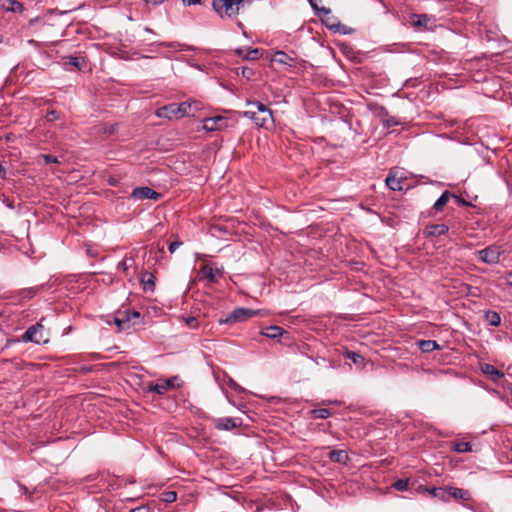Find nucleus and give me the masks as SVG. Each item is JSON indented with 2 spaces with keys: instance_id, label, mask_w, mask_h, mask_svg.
<instances>
[{
  "instance_id": "f257e3e1",
  "label": "nucleus",
  "mask_w": 512,
  "mask_h": 512,
  "mask_svg": "<svg viewBox=\"0 0 512 512\" xmlns=\"http://www.w3.org/2000/svg\"><path fill=\"white\" fill-rule=\"evenodd\" d=\"M247 105H255L258 113L265 114L266 118H256V113L254 111H244L243 116L249 118L255 122L256 125L262 128H268L272 126L274 123L272 111L261 102H252L247 101Z\"/></svg>"
},
{
  "instance_id": "f03ea898",
  "label": "nucleus",
  "mask_w": 512,
  "mask_h": 512,
  "mask_svg": "<svg viewBox=\"0 0 512 512\" xmlns=\"http://www.w3.org/2000/svg\"><path fill=\"white\" fill-rule=\"evenodd\" d=\"M244 0H212V6L220 17H233L239 13Z\"/></svg>"
},
{
  "instance_id": "7ed1b4c3",
  "label": "nucleus",
  "mask_w": 512,
  "mask_h": 512,
  "mask_svg": "<svg viewBox=\"0 0 512 512\" xmlns=\"http://www.w3.org/2000/svg\"><path fill=\"white\" fill-rule=\"evenodd\" d=\"M259 314H260V310H254V309H250V308L240 307V308L234 309L227 318L220 319L219 323L220 324H224V323L230 324V323L244 322V321H246L254 316H257Z\"/></svg>"
},
{
  "instance_id": "20e7f679",
  "label": "nucleus",
  "mask_w": 512,
  "mask_h": 512,
  "mask_svg": "<svg viewBox=\"0 0 512 512\" xmlns=\"http://www.w3.org/2000/svg\"><path fill=\"white\" fill-rule=\"evenodd\" d=\"M44 326L38 322L30 326L22 335V341L25 343L32 342L35 344L47 343V339L43 335Z\"/></svg>"
},
{
  "instance_id": "39448f33",
  "label": "nucleus",
  "mask_w": 512,
  "mask_h": 512,
  "mask_svg": "<svg viewBox=\"0 0 512 512\" xmlns=\"http://www.w3.org/2000/svg\"><path fill=\"white\" fill-rule=\"evenodd\" d=\"M479 260L487 264H496L500 261L501 252L496 246H489L477 252Z\"/></svg>"
},
{
  "instance_id": "423d86ee",
  "label": "nucleus",
  "mask_w": 512,
  "mask_h": 512,
  "mask_svg": "<svg viewBox=\"0 0 512 512\" xmlns=\"http://www.w3.org/2000/svg\"><path fill=\"white\" fill-rule=\"evenodd\" d=\"M311 6H312V8L314 9L315 13H316L318 16L322 17V20L325 22L326 26H327L330 30H332V31H334V32H340V33H342V34H348V33H350V31H348V30H347V27H346L345 25H342V24H340V23H338V24H329V22H328V21H326V20H324V19H323V16H328V15L330 14V9L325 8V7H322V8H320V9H318V7H317L315 4H313L312 2H311Z\"/></svg>"
},
{
  "instance_id": "0eeeda50",
  "label": "nucleus",
  "mask_w": 512,
  "mask_h": 512,
  "mask_svg": "<svg viewBox=\"0 0 512 512\" xmlns=\"http://www.w3.org/2000/svg\"><path fill=\"white\" fill-rule=\"evenodd\" d=\"M215 428L220 431H230L242 425L240 418L223 417L214 420Z\"/></svg>"
},
{
  "instance_id": "6e6552de",
  "label": "nucleus",
  "mask_w": 512,
  "mask_h": 512,
  "mask_svg": "<svg viewBox=\"0 0 512 512\" xmlns=\"http://www.w3.org/2000/svg\"><path fill=\"white\" fill-rule=\"evenodd\" d=\"M227 126V119L222 116H214L204 119L203 128L207 131L221 130Z\"/></svg>"
},
{
  "instance_id": "1a4fd4ad",
  "label": "nucleus",
  "mask_w": 512,
  "mask_h": 512,
  "mask_svg": "<svg viewBox=\"0 0 512 512\" xmlns=\"http://www.w3.org/2000/svg\"><path fill=\"white\" fill-rule=\"evenodd\" d=\"M132 197L135 199H139V200H143V199L158 200L161 197V195L149 187H137L133 190Z\"/></svg>"
},
{
  "instance_id": "9d476101",
  "label": "nucleus",
  "mask_w": 512,
  "mask_h": 512,
  "mask_svg": "<svg viewBox=\"0 0 512 512\" xmlns=\"http://www.w3.org/2000/svg\"><path fill=\"white\" fill-rule=\"evenodd\" d=\"M200 272L210 283L218 282L223 276V268H213L209 265H203Z\"/></svg>"
},
{
  "instance_id": "9b49d317",
  "label": "nucleus",
  "mask_w": 512,
  "mask_h": 512,
  "mask_svg": "<svg viewBox=\"0 0 512 512\" xmlns=\"http://www.w3.org/2000/svg\"><path fill=\"white\" fill-rule=\"evenodd\" d=\"M176 380H177V378L173 377V378L166 379L162 383L150 384L149 387H148V390L150 392H155V393H157L159 395H162L166 391H168L169 389H172V388L175 387V381Z\"/></svg>"
},
{
  "instance_id": "f8f14e48",
  "label": "nucleus",
  "mask_w": 512,
  "mask_h": 512,
  "mask_svg": "<svg viewBox=\"0 0 512 512\" xmlns=\"http://www.w3.org/2000/svg\"><path fill=\"white\" fill-rule=\"evenodd\" d=\"M176 107H177V103H171L169 105H165V106L158 108L156 110L155 114L159 118H166V119L178 118Z\"/></svg>"
},
{
  "instance_id": "ddd939ff",
  "label": "nucleus",
  "mask_w": 512,
  "mask_h": 512,
  "mask_svg": "<svg viewBox=\"0 0 512 512\" xmlns=\"http://www.w3.org/2000/svg\"><path fill=\"white\" fill-rule=\"evenodd\" d=\"M272 62L293 67L295 65V58L291 57L284 51H276L272 57Z\"/></svg>"
},
{
  "instance_id": "4468645a",
  "label": "nucleus",
  "mask_w": 512,
  "mask_h": 512,
  "mask_svg": "<svg viewBox=\"0 0 512 512\" xmlns=\"http://www.w3.org/2000/svg\"><path fill=\"white\" fill-rule=\"evenodd\" d=\"M448 229V226L445 224L428 225L424 229V235L426 237L440 236L444 235Z\"/></svg>"
},
{
  "instance_id": "2eb2a0df",
  "label": "nucleus",
  "mask_w": 512,
  "mask_h": 512,
  "mask_svg": "<svg viewBox=\"0 0 512 512\" xmlns=\"http://www.w3.org/2000/svg\"><path fill=\"white\" fill-rule=\"evenodd\" d=\"M448 496L449 498L462 500L464 502L471 500L470 492L462 488L448 487Z\"/></svg>"
},
{
  "instance_id": "dca6fc26",
  "label": "nucleus",
  "mask_w": 512,
  "mask_h": 512,
  "mask_svg": "<svg viewBox=\"0 0 512 512\" xmlns=\"http://www.w3.org/2000/svg\"><path fill=\"white\" fill-rule=\"evenodd\" d=\"M193 105H196V102L192 103L189 101H185L177 104L176 110L178 118L194 115V111L197 110V107H195V109H192Z\"/></svg>"
},
{
  "instance_id": "f3484780",
  "label": "nucleus",
  "mask_w": 512,
  "mask_h": 512,
  "mask_svg": "<svg viewBox=\"0 0 512 512\" xmlns=\"http://www.w3.org/2000/svg\"><path fill=\"white\" fill-rule=\"evenodd\" d=\"M480 370H481V372L483 374L490 376L491 379L494 380V381L504 377V373L502 371L496 369L491 364H487V363L481 364L480 365Z\"/></svg>"
},
{
  "instance_id": "a211bd4d",
  "label": "nucleus",
  "mask_w": 512,
  "mask_h": 512,
  "mask_svg": "<svg viewBox=\"0 0 512 512\" xmlns=\"http://www.w3.org/2000/svg\"><path fill=\"white\" fill-rule=\"evenodd\" d=\"M130 316L127 311L120 312L115 318L114 323L120 330H126L130 328Z\"/></svg>"
},
{
  "instance_id": "6ab92c4d",
  "label": "nucleus",
  "mask_w": 512,
  "mask_h": 512,
  "mask_svg": "<svg viewBox=\"0 0 512 512\" xmlns=\"http://www.w3.org/2000/svg\"><path fill=\"white\" fill-rule=\"evenodd\" d=\"M286 331L280 326H270L262 329L261 334L271 339H277L281 337Z\"/></svg>"
},
{
  "instance_id": "aec40b11",
  "label": "nucleus",
  "mask_w": 512,
  "mask_h": 512,
  "mask_svg": "<svg viewBox=\"0 0 512 512\" xmlns=\"http://www.w3.org/2000/svg\"><path fill=\"white\" fill-rule=\"evenodd\" d=\"M403 178H398L392 173H389L386 178V185L393 191H402L403 187Z\"/></svg>"
},
{
  "instance_id": "412c9836",
  "label": "nucleus",
  "mask_w": 512,
  "mask_h": 512,
  "mask_svg": "<svg viewBox=\"0 0 512 512\" xmlns=\"http://www.w3.org/2000/svg\"><path fill=\"white\" fill-rule=\"evenodd\" d=\"M329 459L336 463L346 464L349 456L344 450H332L329 452Z\"/></svg>"
},
{
  "instance_id": "4be33fe9",
  "label": "nucleus",
  "mask_w": 512,
  "mask_h": 512,
  "mask_svg": "<svg viewBox=\"0 0 512 512\" xmlns=\"http://www.w3.org/2000/svg\"><path fill=\"white\" fill-rule=\"evenodd\" d=\"M417 345L424 353L440 349V345L435 340H420L417 342Z\"/></svg>"
},
{
  "instance_id": "5701e85b",
  "label": "nucleus",
  "mask_w": 512,
  "mask_h": 512,
  "mask_svg": "<svg viewBox=\"0 0 512 512\" xmlns=\"http://www.w3.org/2000/svg\"><path fill=\"white\" fill-rule=\"evenodd\" d=\"M236 54L247 60H256L261 56V50L258 48L248 49L247 52H244L243 49H237Z\"/></svg>"
},
{
  "instance_id": "b1692460",
  "label": "nucleus",
  "mask_w": 512,
  "mask_h": 512,
  "mask_svg": "<svg viewBox=\"0 0 512 512\" xmlns=\"http://www.w3.org/2000/svg\"><path fill=\"white\" fill-rule=\"evenodd\" d=\"M141 283L143 284V289L145 291H154L155 281L152 273L144 272L141 277Z\"/></svg>"
},
{
  "instance_id": "393cba45",
  "label": "nucleus",
  "mask_w": 512,
  "mask_h": 512,
  "mask_svg": "<svg viewBox=\"0 0 512 512\" xmlns=\"http://www.w3.org/2000/svg\"><path fill=\"white\" fill-rule=\"evenodd\" d=\"M451 194L449 191H445L441 194V196L436 200V202L434 203V206L433 208L436 210V211H441L444 206L447 204L449 198H450Z\"/></svg>"
},
{
  "instance_id": "a878e982",
  "label": "nucleus",
  "mask_w": 512,
  "mask_h": 512,
  "mask_svg": "<svg viewBox=\"0 0 512 512\" xmlns=\"http://www.w3.org/2000/svg\"><path fill=\"white\" fill-rule=\"evenodd\" d=\"M486 321L492 326H499L501 323L500 314L496 311H488L485 314Z\"/></svg>"
},
{
  "instance_id": "bb28decb",
  "label": "nucleus",
  "mask_w": 512,
  "mask_h": 512,
  "mask_svg": "<svg viewBox=\"0 0 512 512\" xmlns=\"http://www.w3.org/2000/svg\"><path fill=\"white\" fill-rule=\"evenodd\" d=\"M310 413L315 419H326L332 416V412L327 408L313 409Z\"/></svg>"
},
{
  "instance_id": "cd10ccee",
  "label": "nucleus",
  "mask_w": 512,
  "mask_h": 512,
  "mask_svg": "<svg viewBox=\"0 0 512 512\" xmlns=\"http://www.w3.org/2000/svg\"><path fill=\"white\" fill-rule=\"evenodd\" d=\"M431 494L434 496V497H437V498H440L442 500H449V496H448V487L447 488H433L431 490Z\"/></svg>"
},
{
  "instance_id": "c85d7f7f",
  "label": "nucleus",
  "mask_w": 512,
  "mask_h": 512,
  "mask_svg": "<svg viewBox=\"0 0 512 512\" xmlns=\"http://www.w3.org/2000/svg\"><path fill=\"white\" fill-rule=\"evenodd\" d=\"M345 356L347 359L351 360L356 365L363 364L364 362V358L354 351H346Z\"/></svg>"
},
{
  "instance_id": "c756f323",
  "label": "nucleus",
  "mask_w": 512,
  "mask_h": 512,
  "mask_svg": "<svg viewBox=\"0 0 512 512\" xmlns=\"http://www.w3.org/2000/svg\"><path fill=\"white\" fill-rule=\"evenodd\" d=\"M454 451L458 453L471 452L472 445L470 442H458L454 445Z\"/></svg>"
},
{
  "instance_id": "7c9ffc66",
  "label": "nucleus",
  "mask_w": 512,
  "mask_h": 512,
  "mask_svg": "<svg viewBox=\"0 0 512 512\" xmlns=\"http://www.w3.org/2000/svg\"><path fill=\"white\" fill-rule=\"evenodd\" d=\"M161 500L166 503H173L177 500V493L175 491H165L161 494Z\"/></svg>"
},
{
  "instance_id": "2f4dec72",
  "label": "nucleus",
  "mask_w": 512,
  "mask_h": 512,
  "mask_svg": "<svg viewBox=\"0 0 512 512\" xmlns=\"http://www.w3.org/2000/svg\"><path fill=\"white\" fill-rule=\"evenodd\" d=\"M393 487L398 491H406L409 487V480L399 479L394 482Z\"/></svg>"
},
{
  "instance_id": "473e14b6",
  "label": "nucleus",
  "mask_w": 512,
  "mask_h": 512,
  "mask_svg": "<svg viewBox=\"0 0 512 512\" xmlns=\"http://www.w3.org/2000/svg\"><path fill=\"white\" fill-rule=\"evenodd\" d=\"M8 11L12 12H22L23 11V5L19 1L16 0H9V6L6 7Z\"/></svg>"
},
{
  "instance_id": "72a5a7b5",
  "label": "nucleus",
  "mask_w": 512,
  "mask_h": 512,
  "mask_svg": "<svg viewBox=\"0 0 512 512\" xmlns=\"http://www.w3.org/2000/svg\"><path fill=\"white\" fill-rule=\"evenodd\" d=\"M416 17L418 19H417V21L414 22L415 26L427 27V24L430 21V18L428 17V15H426V14L416 15Z\"/></svg>"
},
{
  "instance_id": "f704fd0d",
  "label": "nucleus",
  "mask_w": 512,
  "mask_h": 512,
  "mask_svg": "<svg viewBox=\"0 0 512 512\" xmlns=\"http://www.w3.org/2000/svg\"><path fill=\"white\" fill-rule=\"evenodd\" d=\"M39 159H43V161L46 165L52 164V163H59V159L57 157L49 155V154H41L39 156Z\"/></svg>"
},
{
  "instance_id": "c9c22d12",
  "label": "nucleus",
  "mask_w": 512,
  "mask_h": 512,
  "mask_svg": "<svg viewBox=\"0 0 512 512\" xmlns=\"http://www.w3.org/2000/svg\"><path fill=\"white\" fill-rule=\"evenodd\" d=\"M80 58L79 57H76V56H70L68 58V62L67 64L75 67V68H78V69H81V62H80Z\"/></svg>"
},
{
  "instance_id": "e433bc0d",
  "label": "nucleus",
  "mask_w": 512,
  "mask_h": 512,
  "mask_svg": "<svg viewBox=\"0 0 512 512\" xmlns=\"http://www.w3.org/2000/svg\"><path fill=\"white\" fill-rule=\"evenodd\" d=\"M254 74H255V72H254V70H253L252 68H249V67H243V68L241 69V75H242L244 78L248 79V80H250V79L254 76Z\"/></svg>"
},
{
  "instance_id": "4c0bfd02",
  "label": "nucleus",
  "mask_w": 512,
  "mask_h": 512,
  "mask_svg": "<svg viewBox=\"0 0 512 512\" xmlns=\"http://www.w3.org/2000/svg\"><path fill=\"white\" fill-rule=\"evenodd\" d=\"M59 113L56 110H49L46 114L47 121H54L59 119Z\"/></svg>"
},
{
  "instance_id": "58836bf2",
  "label": "nucleus",
  "mask_w": 512,
  "mask_h": 512,
  "mask_svg": "<svg viewBox=\"0 0 512 512\" xmlns=\"http://www.w3.org/2000/svg\"><path fill=\"white\" fill-rule=\"evenodd\" d=\"M183 244V242L181 241H174V242H171L169 247H168V250L170 253H174L176 251V249L178 247H180L181 245Z\"/></svg>"
},
{
  "instance_id": "ea45409f",
  "label": "nucleus",
  "mask_w": 512,
  "mask_h": 512,
  "mask_svg": "<svg viewBox=\"0 0 512 512\" xmlns=\"http://www.w3.org/2000/svg\"><path fill=\"white\" fill-rule=\"evenodd\" d=\"M186 323L190 328H196L198 325V321L195 317L187 318Z\"/></svg>"
},
{
  "instance_id": "a19ab883",
  "label": "nucleus",
  "mask_w": 512,
  "mask_h": 512,
  "mask_svg": "<svg viewBox=\"0 0 512 512\" xmlns=\"http://www.w3.org/2000/svg\"><path fill=\"white\" fill-rule=\"evenodd\" d=\"M102 132L104 134H109V135L113 134L115 132V126L114 125L105 126V127H103Z\"/></svg>"
},
{
  "instance_id": "79ce46f5",
  "label": "nucleus",
  "mask_w": 512,
  "mask_h": 512,
  "mask_svg": "<svg viewBox=\"0 0 512 512\" xmlns=\"http://www.w3.org/2000/svg\"><path fill=\"white\" fill-rule=\"evenodd\" d=\"M128 261L129 259L125 258L123 259L119 264H118V267L121 268L123 271H126L129 267L128 265ZM130 261H132V259H130Z\"/></svg>"
},
{
  "instance_id": "37998d69",
  "label": "nucleus",
  "mask_w": 512,
  "mask_h": 512,
  "mask_svg": "<svg viewBox=\"0 0 512 512\" xmlns=\"http://www.w3.org/2000/svg\"><path fill=\"white\" fill-rule=\"evenodd\" d=\"M146 4L158 6L164 3L166 0H143Z\"/></svg>"
},
{
  "instance_id": "c03bdc74",
  "label": "nucleus",
  "mask_w": 512,
  "mask_h": 512,
  "mask_svg": "<svg viewBox=\"0 0 512 512\" xmlns=\"http://www.w3.org/2000/svg\"><path fill=\"white\" fill-rule=\"evenodd\" d=\"M453 198H455V200L457 201L458 204L462 205V206H469L470 204L465 201L464 199H462L461 197L457 196V195H452Z\"/></svg>"
},
{
  "instance_id": "a18cd8bd",
  "label": "nucleus",
  "mask_w": 512,
  "mask_h": 512,
  "mask_svg": "<svg viewBox=\"0 0 512 512\" xmlns=\"http://www.w3.org/2000/svg\"><path fill=\"white\" fill-rule=\"evenodd\" d=\"M182 2L185 6H191V5L200 4L201 0H182Z\"/></svg>"
},
{
  "instance_id": "49530a36",
  "label": "nucleus",
  "mask_w": 512,
  "mask_h": 512,
  "mask_svg": "<svg viewBox=\"0 0 512 512\" xmlns=\"http://www.w3.org/2000/svg\"><path fill=\"white\" fill-rule=\"evenodd\" d=\"M130 512H149V509L145 506H139L131 509Z\"/></svg>"
},
{
  "instance_id": "de8ad7c7",
  "label": "nucleus",
  "mask_w": 512,
  "mask_h": 512,
  "mask_svg": "<svg viewBox=\"0 0 512 512\" xmlns=\"http://www.w3.org/2000/svg\"><path fill=\"white\" fill-rule=\"evenodd\" d=\"M129 316H130V319L132 318H140V313L138 311H127Z\"/></svg>"
},
{
  "instance_id": "09e8293b",
  "label": "nucleus",
  "mask_w": 512,
  "mask_h": 512,
  "mask_svg": "<svg viewBox=\"0 0 512 512\" xmlns=\"http://www.w3.org/2000/svg\"><path fill=\"white\" fill-rule=\"evenodd\" d=\"M0 175L2 178L6 177V169L2 164H0Z\"/></svg>"
},
{
  "instance_id": "8fccbe9b",
  "label": "nucleus",
  "mask_w": 512,
  "mask_h": 512,
  "mask_svg": "<svg viewBox=\"0 0 512 512\" xmlns=\"http://www.w3.org/2000/svg\"><path fill=\"white\" fill-rule=\"evenodd\" d=\"M337 403H338V401H336V400L335 401H332V400H323L322 401L323 405H330V404H337Z\"/></svg>"
},
{
  "instance_id": "3c124183",
  "label": "nucleus",
  "mask_w": 512,
  "mask_h": 512,
  "mask_svg": "<svg viewBox=\"0 0 512 512\" xmlns=\"http://www.w3.org/2000/svg\"><path fill=\"white\" fill-rule=\"evenodd\" d=\"M396 124H397V122H394V121H391V120H387L386 123H385V125L387 127H391V126L396 125Z\"/></svg>"
},
{
  "instance_id": "603ef678",
  "label": "nucleus",
  "mask_w": 512,
  "mask_h": 512,
  "mask_svg": "<svg viewBox=\"0 0 512 512\" xmlns=\"http://www.w3.org/2000/svg\"><path fill=\"white\" fill-rule=\"evenodd\" d=\"M508 276H509L508 284H509V286L512 287V272H510Z\"/></svg>"
},
{
  "instance_id": "864d4df0",
  "label": "nucleus",
  "mask_w": 512,
  "mask_h": 512,
  "mask_svg": "<svg viewBox=\"0 0 512 512\" xmlns=\"http://www.w3.org/2000/svg\"><path fill=\"white\" fill-rule=\"evenodd\" d=\"M256 118H266L265 114L256 113Z\"/></svg>"
},
{
  "instance_id": "5fc2aeb1",
  "label": "nucleus",
  "mask_w": 512,
  "mask_h": 512,
  "mask_svg": "<svg viewBox=\"0 0 512 512\" xmlns=\"http://www.w3.org/2000/svg\"><path fill=\"white\" fill-rule=\"evenodd\" d=\"M37 19H38V18L31 19L29 23H30V24H33Z\"/></svg>"
},
{
  "instance_id": "6e6d98bb",
  "label": "nucleus",
  "mask_w": 512,
  "mask_h": 512,
  "mask_svg": "<svg viewBox=\"0 0 512 512\" xmlns=\"http://www.w3.org/2000/svg\"><path fill=\"white\" fill-rule=\"evenodd\" d=\"M28 42H29L30 44H34V43H36V41H35V40H32V39H31V40H29Z\"/></svg>"
},
{
  "instance_id": "4d7b16f0",
  "label": "nucleus",
  "mask_w": 512,
  "mask_h": 512,
  "mask_svg": "<svg viewBox=\"0 0 512 512\" xmlns=\"http://www.w3.org/2000/svg\"><path fill=\"white\" fill-rule=\"evenodd\" d=\"M2 40H3V37H2V35H0V43L2 42Z\"/></svg>"
},
{
  "instance_id": "13d9d810",
  "label": "nucleus",
  "mask_w": 512,
  "mask_h": 512,
  "mask_svg": "<svg viewBox=\"0 0 512 512\" xmlns=\"http://www.w3.org/2000/svg\"><path fill=\"white\" fill-rule=\"evenodd\" d=\"M511 394H512V388H511Z\"/></svg>"
}]
</instances>
